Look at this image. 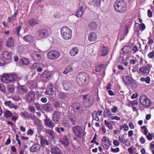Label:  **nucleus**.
Wrapping results in <instances>:
<instances>
[{"mask_svg":"<svg viewBox=\"0 0 154 154\" xmlns=\"http://www.w3.org/2000/svg\"><path fill=\"white\" fill-rule=\"evenodd\" d=\"M14 86L13 85H10L8 86V91L10 93H12L14 91Z\"/></svg>","mask_w":154,"mask_h":154,"instance_id":"a18cd8bd","label":"nucleus"},{"mask_svg":"<svg viewBox=\"0 0 154 154\" xmlns=\"http://www.w3.org/2000/svg\"><path fill=\"white\" fill-rule=\"evenodd\" d=\"M118 139L119 141L121 143H124L125 142V139L124 137V135H121L119 136Z\"/></svg>","mask_w":154,"mask_h":154,"instance_id":"37998d69","label":"nucleus"},{"mask_svg":"<svg viewBox=\"0 0 154 154\" xmlns=\"http://www.w3.org/2000/svg\"><path fill=\"white\" fill-rule=\"evenodd\" d=\"M149 72V68L146 66H143L140 68L139 71V73L143 75H146L148 74Z\"/></svg>","mask_w":154,"mask_h":154,"instance_id":"ddd939ff","label":"nucleus"},{"mask_svg":"<svg viewBox=\"0 0 154 154\" xmlns=\"http://www.w3.org/2000/svg\"><path fill=\"white\" fill-rule=\"evenodd\" d=\"M69 120L73 125H75L77 122L76 116L75 115L70 116L69 117Z\"/></svg>","mask_w":154,"mask_h":154,"instance_id":"2f4dec72","label":"nucleus"},{"mask_svg":"<svg viewBox=\"0 0 154 154\" xmlns=\"http://www.w3.org/2000/svg\"><path fill=\"white\" fill-rule=\"evenodd\" d=\"M44 108L45 110L48 112H49L52 110L51 105L49 104H47L45 105L44 106Z\"/></svg>","mask_w":154,"mask_h":154,"instance_id":"4c0bfd02","label":"nucleus"},{"mask_svg":"<svg viewBox=\"0 0 154 154\" xmlns=\"http://www.w3.org/2000/svg\"><path fill=\"white\" fill-rule=\"evenodd\" d=\"M54 104V106L56 107H60V104L59 101H55Z\"/></svg>","mask_w":154,"mask_h":154,"instance_id":"69168bd1","label":"nucleus"},{"mask_svg":"<svg viewBox=\"0 0 154 154\" xmlns=\"http://www.w3.org/2000/svg\"><path fill=\"white\" fill-rule=\"evenodd\" d=\"M15 115L13 116H12V117L11 118V120L15 122H16V120L18 118V115L16 113H14Z\"/></svg>","mask_w":154,"mask_h":154,"instance_id":"13d9d810","label":"nucleus"},{"mask_svg":"<svg viewBox=\"0 0 154 154\" xmlns=\"http://www.w3.org/2000/svg\"><path fill=\"white\" fill-rule=\"evenodd\" d=\"M104 123L105 125L109 129L111 130L113 129V126L112 125L111 123L110 122H107L106 120H105L104 121Z\"/></svg>","mask_w":154,"mask_h":154,"instance_id":"ea45409f","label":"nucleus"},{"mask_svg":"<svg viewBox=\"0 0 154 154\" xmlns=\"http://www.w3.org/2000/svg\"><path fill=\"white\" fill-rule=\"evenodd\" d=\"M58 97L62 100L67 101L69 99L68 95L63 92L60 93L58 94Z\"/></svg>","mask_w":154,"mask_h":154,"instance_id":"bb28decb","label":"nucleus"},{"mask_svg":"<svg viewBox=\"0 0 154 154\" xmlns=\"http://www.w3.org/2000/svg\"><path fill=\"white\" fill-rule=\"evenodd\" d=\"M33 67L35 69H36L37 71H38V63H34L33 66Z\"/></svg>","mask_w":154,"mask_h":154,"instance_id":"052dcab7","label":"nucleus"},{"mask_svg":"<svg viewBox=\"0 0 154 154\" xmlns=\"http://www.w3.org/2000/svg\"><path fill=\"white\" fill-rule=\"evenodd\" d=\"M131 48L130 46H125L120 51V53L121 54L127 53L131 51Z\"/></svg>","mask_w":154,"mask_h":154,"instance_id":"a211bd4d","label":"nucleus"},{"mask_svg":"<svg viewBox=\"0 0 154 154\" xmlns=\"http://www.w3.org/2000/svg\"><path fill=\"white\" fill-rule=\"evenodd\" d=\"M97 35L94 32H92L89 33L88 36V39L91 42L95 41L97 39Z\"/></svg>","mask_w":154,"mask_h":154,"instance_id":"4be33fe9","label":"nucleus"},{"mask_svg":"<svg viewBox=\"0 0 154 154\" xmlns=\"http://www.w3.org/2000/svg\"><path fill=\"white\" fill-rule=\"evenodd\" d=\"M56 130L59 133H60L64 131L65 130L64 128L62 127H57L56 129Z\"/></svg>","mask_w":154,"mask_h":154,"instance_id":"5fc2aeb1","label":"nucleus"},{"mask_svg":"<svg viewBox=\"0 0 154 154\" xmlns=\"http://www.w3.org/2000/svg\"><path fill=\"white\" fill-rule=\"evenodd\" d=\"M50 75L49 73L47 71L44 72L41 76V79L43 81H47L49 79Z\"/></svg>","mask_w":154,"mask_h":154,"instance_id":"5701e85b","label":"nucleus"},{"mask_svg":"<svg viewBox=\"0 0 154 154\" xmlns=\"http://www.w3.org/2000/svg\"><path fill=\"white\" fill-rule=\"evenodd\" d=\"M46 133L52 139H54L55 138V134L54 131L50 129H45Z\"/></svg>","mask_w":154,"mask_h":154,"instance_id":"a878e982","label":"nucleus"},{"mask_svg":"<svg viewBox=\"0 0 154 154\" xmlns=\"http://www.w3.org/2000/svg\"><path fill=\"white\" fill-rule=\"evenodd\" d=\"M4 116L5 118H8L12 116L13 114L8 110H6L4 112Z\"/></svg>","mask_w":154,"mask_h":154,"instance_id":"e433bc0d","label":"nucleus"},{"mask_svg":"<svg viewBox=\"0 0 154 154\" xmlns=\"http://www.w3.org/2000/svg\"><path fill=\"white\" fill-rule=\"evenodd\" d=\"M72 106L75 112L76 113H81L83 111V109L81 105L79 103L73 104Z\"/></svg>","mask_w":154,"mask_h":154,"instance_id":"6e6552de","label":"nucleus"},{"mask_svg":"<svg viewBox=\"0 0 154 154\" xmlns=\"http://www.w3.org/2000/svg\"><path fill=\"white\" fill-rule=\"evenodd\" d=\"M138 62V60L136 59H131L130 60V63L131 64L134 65Z\"/></svg>","mask_w":154,"mask_h":154,"instance_id":"bf43d9fd","label":"nucleus"},{"mask_svg":"<svg viewBox=\"0 0 154 154\" xmlns=\"http://www.w3.org/2000/svg\"><path fill=\"white\" fill-rule=\"evenodd\" d=\"M52 154H63L61 149L56 146H53L51 148Z\"/></svg>","mask_w":154,"mask_h":154,"instance_id":"aec40b11","label":"nucleus"},{"mask_svg":"<svg viewBox=\"0 0 154 154\" xmlns=\"http://www.w3.org/2000/svg\"><path fill=\"white\" fill-rule=\"evenodd\" d=\"M132 80V79L129 76H125L123 77V81L125 84H129Z\"/></svg>","mask_w":154,"mask_h":154,"instance_id":"473e14b6","label":"nucleus"},{"mask_svg":"<svg viewBox=\"0 0 154 154\" xmlns=\"http://www.w3.org/2000/svg\"><path fill=\"white\" fill-rule=\"evenodd\" d=\"M23 39L26 42L31 43L33 42L34 38L31 35H28L24 37Z\"/></svg>","mask_w":154,"mask_h":154,"instance_id":"c756f323","label":"nucleus"},{"mask_svg":"<svg viewBox=\"0 0 154 154\" xmlns=\"http://www.w3.org/2000/svg\"><path fill=\"white\" fill-rule=\"evenodd\" d=\"M60 113L58 112H54L53 115V120L55 123H57L60 119Z\"/></svg>","mask_w":154,"mask_h":154,"instance_id":"f8f14e48","label":"nucleus"},{"mask_svg":"<svg viewBox=\"0 0 154 154\" xmlns=\"http://www.w3.org/2000/svg\"><path fill=\"white\" fill-rule=\"evenodd\" d=\"M117 110V107L116 106H114L111 109V111L113 113H115L116 112Z\"/></svg>","mask_w":154,"mask_h":154,"instance_id":"774afa93","label":"nucleus"},{"mask_svg":"<svg viewBox=\"0 0 154 154\" xmlns=\"http://www.w3.org/2000/svg\"><path fill=\"white\" fill-rule=\"evenodd\" d=\"M127 4L124 0H117L114 4L116 11L120 13L125 12L127 10Z\"/></svg>","mask_w":154,"mask_h":154,"instance_id":"f257e3e1","label":"nucleus"},{"mask_svg":"<svg viewBox=\"0 0 154 154\" xmlns=\"http://www.w3.org/2000/svg\"><path fill=\"white\" fill-rule=\"evenodd\" d=\"M72 132L77 137H82L85 135V133L82 128L79 126H75L72 128Z\"/></svg>","mask_w":154,"mask_h":154,"instance_id":"39448f33","label":"nucleus"},{"mask_svg":"<svg viewBox=\"0 0 154 154\" xmlns=\"http://www.w3.org/2000/svg\"><path fill=\"white\" fill-rule=\"evenodd\" d=\"M29 23L30 25L33 26L37 23L35 20L32 19L29 21Z\"/></svg>","mask_w":154,"mask_h":154,"instance_id":"864d4df0","label":"nucleus"},{"mask_svg":"<svg viewBox=\"0 0 154 154\" xmlns=\"http://www.w3.org/2000/svg\"><path fill=\"white\" fill-rule=\"evenodd\" d=\"M140 102L144 106L147 107L149 106L151 104L150 100L145 96H142L139 98Z\"/></svg>","mask_w":154,"mask_h":154,"instance_id":"0eeeda50","label":"nucleus"},{"mask_svg":"<svg viewBox=\"0 0 154 154\" xmlns=\"http://www.w3.org/2000/svg\"><path fill=\"white\" fill-rule=\"evenodd\" d=\"M61 33L62 37L65 40H69L72 38V30L67 27H63L62 28L61 30Z\"/></svg>","mask_w":154,"mask_h":154,"instance_id":"7ed1b4c3","label":"nucleus"},{"mask_svg":"<svg viewBox=\"0 0 154 154\" xmlns=\"http://www.w3.org/2000/svg\"><path fill=\"white\" fill-rule=\"evenodd\" d=\"M44 122L45 125L50 128H53L55 126V124L48 118L47 115L44 119Z\"/></svg>","mask_w":154,"mask_h":154,"instance_id":"9b49d317","label":"nucleus"},{"mask_svg":"<svg viewBox=\"0 0 154 154\" xmlns=\"http://www.w3.org/2000/svg\"><path fill=\"white\" fill-rule=\"evenodd\" d=\"M5 105L8 107L10 109H17L18 108V106L15 105L11 100H6L4 102Z\"/></svg>","mask_w":154,"mask_h":154,"instance_id":"4468645a","label":"nucleus"},{"mask_svg":"<svg viewBox=\"0 0 154 154\" xmlns=\"http://www.w3.org/2000/svg\"><path fill=\"white\" fill-rule=\"evenodd\" d=\"M14 45L13 39L11 38H10L6 42V45L8 47L12 46Z\"/></svg>","mask_w":154,"mask_h":154,"instance_id":"c9c22d12","label":"nucleus"},{"mask_svg":"<svg viewBox=\"0 0 154 154\" xmlns=\"http://www.w3.org/2000/svg\"><path fill=\"white\" fill-rule=\"evenodd\" d=\"M82 98L84 100L83 106L86 107H90L93 103V99L92 96H89V94H87L82 95Z\"/></svg>","mask_w":154,"mask_h":154,"instance_id":"20e7f679","label":"nucleus"},{"mask_svg":"<svg viewBox=\"0 0 154 154\" xmlns=\"http://www.w3.org/2000/svg\"><path fill=\"white\" fill-rule=\"evenodd\" d=\"M37 145H34L32 146L30 148V150L32 152L38 151Z\"/></svg>","mask_w":154,"mask_h":154,"instance_id":"de8ad7c7","label":"nucleus"},{"mask_svg":"<svg viewBox=\"0 0 154 154\" xmlns=\"http://www.w3.org/2000/svg\"><path fill=\"white\" fill-rule=\"evenodd\" d=\"M113 144L116 146H118L120 144V142L117 140H114L113 141Z\"/></svg>","mask_w":154,"mask_h":154,"instance_id":"0e129e2a","label":"nucleus"},{"mask_svg":"<svg viewBox=\"0 0 154 154\" xmlns=\"http://www.w3.org/2000/svg\"><path fill=\"white\" fill-rule=\"evenodd\" d=\"M140 29V25L138 23H136L134 26V30L136 32L139 31Z\"/></svg>","mask_w":154,"mask_h":154,"instance_id":"09e8293b","label":"nucleus"},{"mask_svg":"<svg viewBox=\"0 0 154 154\" xmlns=\"http://www.w3.org/2000/svg\"><path fill=\"white\" fill-rule=\"evenodd\" d=\"M148 57L149 58L152 59L154 57V50L148 54Z\"/></svg>","mask_w":154,"mask_h":154,"instance_id":"4d7b16f0","label":"nucleus"},{"mask_svg":"<svg viewBox=\"0 0 154 154\" xmlns=\"http://www.w3.org/2000/svg\"><path fill=\"white\" fill-rule=\"evenodd\" d=\"M129 84H130L131 85L132 87L134 89H135L137 88V85L135 81L133 79L131 82Z\"/></svg>","mask_w":154,"mask_h":154,"instance_id":"8fccbe9b","label":"nucleus"},{"mask_svg":"<svg viewBox=\"0 0 154 154\" xmlns=\"http://www.w3.org/2000/svg\"><path fill=\"white\" fill-rule=\"evenodd\" d=\"M89 76L85 72L80 73L76 79V82L80 86L85 85L88 82Z\"/></svg>","mask_w":154,"mask_h":154,"instance_id":"f03ea898","label":"nucleus"},{"mask_svg":"<svg viewBox=\"0 0 154 154\" xmlns=\"http://www.w3.org/2000/svg\"><path fill=\"white\" fill-rule=\"evenodd\" d=\"M101 0H92L89 3V4L92 7H99L100 5Z\"/></svg>","mask_w":154,"mask_h":154,"instance_id":"dca6fc26","label":"nucleus"},{"mask_svg":"<svg viewBox=\"0 0 154 154\" xmlns=\"http://www.w3.org/2000/svg\"><path fill=\"white\" fill-rule=\"evenodd\" d=\"M14 74H13V75H11V78L12 79V82L14 81L17 80L18 78V75L17 74H15L13 75Z\"/></svg>","mask_w":154,"mask_h":154,"instance_id":"603ef678","label":"nucleus"},{"mask_svg":"<svg viewBox=\"0 0 154 154\" xmlns=\"http://www.w3.org/2000/svg\"><path fill=\"white\" fill-rule=\"evenodd\" d=\"M35 94L33 92H30L26 94L27 100L29 102H32L34 99Z\"/></svg>","mask_w":154,"mask_h":154,"instance_id":"6ab92c4d","label":"nucleus"},{"mask_svg":"<svg viewBox=\"0 0 154 154\" xmlns=\"http://www.w3.org/2000/svg\"><path fill=\"white\" fill-rule=\"evenodd\" d=\"M59 142L63 145L67 146L69 144V140L66 135H64L59 139Z\"/></svg>","mask_w":154,"mask_h":154,"instance_id":"1a4fd4ad","label":"nucleus"},{"mask_svg":"<svg viewBox=\"0 0 154 154\" xmlns=\"http://www.w3.org/2000/svg\"><path fill=\"white\" fill-rule=\"evenodd\" d=\"M53 85L49 83L47 86V89L45 92V94L49 95H54L56 94L55 91L53 89Z\"/></svg>","mask_w":154,"mask_h":154,"instance_id":"9d476101","label":"nucleus"},{"mask_svg":"<svg viewBox=\"0 0 154 154\" xmlns=\"http://www.w3.org/2000/svg\"><path fill=\"white\" fill-rule=\"evenodd\" d=\"M103 66L102 64L97 65L96 66L95 70L97 72H99L101 71L102 69L103 68Z\"/></svg>","mask_w":154,"mask_h":154,"instance_id":"a19ab883","label":"nucleus"},{"mask_svg":"<svg viewBox=\"0 0 154 154\" xmlns=\"http://www.w3.org/2000/svg\"><path fill=\"white\" fill-rule=\"evenodd\" d=\"M60 53L56 50H52L47 54V57L49 59L54 60L58 58L60 56Z\"/></svg>","mask_w":154,"mask_h":154,"instance_id":"423d86ee","label":"nucleus"},{"mask_svg":"<svg viewBox=\"0 0 154 154\" xmlns=\"http://www.w3.org/2000/svg\"><path fill=\"white\" fill-rule=\"evenodd\" d=\"M21 62L23 64L25 65H27L29 63V60L25 58L22 59L21 60Z\"/></svg>","mask_w":154,"mask_h":154,"instance_id":"3c124183","label":"nucleus"},{"mask_svg":"<svg viewBox=\"0 0 154 154\" xmlns=\"http://www.w3.org/2000/svg\"><path fill=\"white\" fill-rule=\"evenodd\" d=\"M83 7L82 6H81L75 14L77 17L80 18L82 16L83 14Z\"/></svg>","mask_w":154,"mask_h":154,"instance_id":"c85d7f7f","label":"nucleus"},{"mask_svg":"<svg viewBox=\"0 0 154 154\" xmlns=\"http://www.w3.org/2000/svg\"><path fill=\"white\" fill-rule=\"evenodd\" d=\"M17 12L16 13H15L11 17H8V22H11L12 21H14L16 18V16L17 14Z\"/></svg>","mask_w":154,"mask_h":154,"instance_id":"49530a36","label":"nucleus"},{"mask_svg":"<svg viewBox=\"0 0 154 154\" xmlns=\"http://www.w3.org/2000/svg\"><path fill=\"white\" fill-rule=\"evenodd\" d=\"M71 85V82L68 80L64 81L63 83V88L66 90H68L70 88Z\"/></svg>","mask_w":154,"mask_h":154,"instance_id":"393cba45","label":"nucleus"},{"mask_svg":"<svg viewBox=\"0 0 154 154\" xmlns=\"http://www.w3.org/2000/svg\"><path fill=\"white\" fill-rule=\"evenodd\" d=\"M41 143L42 146H44L45 145H49L48 141L42 137L41 138Z\"/></svg>","mask_w":154,"mask_h":154,"instance_id":"58836bf2","label":"nucleus"},{"mask_svg":"<svg viewBox=\"0 0 154 154\" xmlns=\"http://www.w3.org/2000/svg\"><path fill=\"white\" fill-rule=\"evenodd\" d=\"M111 149L112 152H117L120 151L118 147H116L115 149H113L112 147H111Z\"/></svg>","mask_w":154,"mask_h":154,"instance_id":"680f3d73","label":"nucleus"},{"mask_svg":"<svg viewBox=\"0 0 154 154\" xmlns=\"http://www.w3.org/2000/svg\"><path fill=\"white\" fill-rule=\"evenodd\" d=\"M17 91L19 93L23 94L26 93L28 91L26 87L23 85H18Z\"/></svg>","mask_w":154,"mask_h":154,"instance_id":"412c9836","label":"nucleus"},{"mask_svg":"<svg viewBox=\"0 0 154 154\" xmlns=\"http://www.w3.org/2000/svg\"><path fill=\"white\" fill-rule=\"evenodd\" d=\"M79 51L78 48H74L71 50L70 53L72 56H75L78 53Z\"/></svg>","mask_w":154,"mask_h":154,"instance_id":"f704fd0d","label":"nucleus"},{"mask_svg":"<svg viewBox=\"0 0 154 154\" xmlns=\"http://www.w3.org/2000/svg\"><path fill=\"white\" fill-rule=\"evenodd\" d=\"M11 76L8 75H3L2 77L1 80L2 82L5 83H9L12 82Z\"/></svg>","mask_w":154,"mask_h":154,"instance_id":"2eb2a0df","label":"nucleus"},{"mask_svg":"<svg viewBox=\"0 0 154 154\" xmlns=\"http://www.w3.org/2000/svg\"><path fill=\"white\" fill-rule=\"evenodd\" d=\"M108 47L106 45L103 46L101 50V55L105 56L108 54Z\"/></svg>","mask_w":154,"mask_h":154,"instance_id":"7c9ffc66","label":"nucleus"},{"mask_svg":"<svg viewBox=\"0 0 154 154\" xmlns=\"http://www.w3.org/2000/svg\"><path fill=\"white\" fill-rule=\"evenodd\" d=\"M96 111H94L92 113V116L93 119L96 121H98L99 120V118L98 117V116L97 114Z\"/></svg>","mask_w":154,"mask_h":154,"instance_id":"c03bdc74","label":"nucleus"},{"mask_svg":"<svg viewBox=\"0 0 154 154\" xmlns=\"http://www.w3.org/2000/svg\"><path fill=\"white\" fill-rule=\"evenodd\" d=\"M104 116L105 118L108 117L109 116L112 115V114L111 113L109 109L106 108L104 112Z\"/></svg>","mask_w":154,"mask_h":154,"instance_id":"72a5a7b5","label":"nucleus"},{"mask_svg":"<svg viewBox=\"0 0 154 154\" xmlns=\"http://www.w3.org/2000/svg\"><path fill=\"white\" fill-rule=\"evenodd\" d=\"M32 57L34 60H37L38 58V52L35 51L32 55Z\"/></svg>","mask_w":154,"mask_h":154,"instance_id":"79ce46f5","label":"nucleus"},{"mask_svg":"<svg viewBox=\"0 0 154 154\" xmlns=\"http://www.w3.org/2000/svg\"><path fill=\"white\" fill-rule=\"evenodd\" d=\"M48 34V32L46 29H42L39 30V38H40V39L45 38L47 36Z\"/></svg>","mask_w":154,"mask_h":154,"instance_id":"f3484780","label":"nucleus"},{"mask_svg":"<svg viewBox=\"0 0 154 154\" xmlns=\"http://www.w3.org/2000/svg\"><path fill=\"white\" fill-rule=\"evenodd\" d=\"M88 26L90 29L94 30L97 28V24L96 22L93 21L89 23L88 24Z\"/></svg>","mask_w":154,"mask_h":154,"instance_id":"cd10ccee","label":"nucleus"},{"mask_svg":"<svg viewBox=\"0 0 154 154\" xmlns=\"http://www.w3.org/2000/svg\"><path fill=\"white\" fill-rule=\"evenodd\" d=\"M140 25V29L141 31H142L145 29V26L144 23H141Z\"/></svg>","mask_w":154,"mask_h":154,"instance_id":"338daca9","label":"nucleus"},{"mask_svg":"<svg viewBox=\"0 0 154 154\" xmlns=\"http://www.w3.org/2000/svg\"><path fill=\"white\" fill-rule=\"evenodd\" d=\"M21 115L24 118L26 119L28 117V114L26 112H21L20 113Z\"/></svg>","mask_w":154,"mask_h":154,"instance_id":"e2e57ef3","label":"nucleus"},{"mask_svg":"<svg viewBox=\"0 0 154 154\" xmlns=\"http://www.w3.org/2000/svg\"><path fill=\"white\" fill-rule=\"evenodd\" d=\"M11 54L7 51H4L2 54V56L3 58L5 60H10L11 59Z\"/></svg>","mask_w":154,"mask_h":154,"instance_id":"b1692460","label":"nucleus"},{"mask_svg":"<svg viewBox=\"0 0 154 154\" xmlns=\"http://www.w3.org/2000/svg\"><path fill=\"white\" fill-rule=\"evenodd\" d=\"M133 51V54H134L137 53L138 51V47L136 45H135L133 47L132 49Z\"/></svg>","mask_w":154,"mask_h":154,"instance_id":"6e6d98bb","label":"nucleus"}]
</instances>
